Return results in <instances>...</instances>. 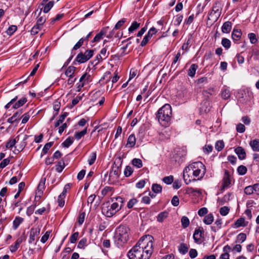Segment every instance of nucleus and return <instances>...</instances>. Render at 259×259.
<instances>
[{"label":"nucleus","mask_w":259,"mask_h":259,"mask_svg":"<svg viewBox=\"0 0 259 259\" xmlns=\"http://www.w3.org/2000/svg\"><path fill=\"white\" fill-rule=\"evenodd\" d=\"M205 172V166L201 162H193L184 169L183 179L185 183L188 185L192 181L201 180Z\"/></svg>","instance_id":"nucleus-1"},{"label":"nucleus","mask_w":259,"mask_h":259,"mask_svg":"<svg viewBox=\"0 0 259 259\" xmlns=\"http://www.w3.org/2000/svg\"><path fill=\"white\" fill-rule=\"evenodd\" d=\"M153 238L150 235L143 236L137 243L144 254L145 259H149L153 252Z\"/></svg>","instance_id":"nucleus-2"},{"label":"nucleus","mask_w":259,"mask_h":259,"mask_svg":"<svg viewBox=\"0 0 259 259\" xmlns=\"http://www.w3.org/2000/svg\"><path fill=\"white\" fill-rule=\"evenodd\" d=\"M172 114L171 107L168 104H165L157 111L156 117L162 126H167L170 121Z\"/></svg>","instance_id":"nucleus-3"},{"label":"nucleus","mask_w":259,"mask_h":259,"mask_svg":"<svg viewBox=\"0 0 259 259\" xmlns=\"http://www.w3.org/2000/svg\"><path fill=\"white\" fill-rule=\"evenodd\" d=\"M122 159L120 157H117L112 166V169L109 173V179H117L118 178L121 171Z\"/></svg>","instance_id":"nucleus-4"},{"label":"nucleus","mask_w":259,"mask_h":259,"mask_svg":"<svg viewBox=\"0 0 259 259\" xmlns=\"http://www.w3.org/2000/svg\"><path fill=\"white\" fill-rule=\"evenodd\" d=\"M222 5L220 2H216L212 8L211 11L209 13L208 19L213 21L218 20L221 15Z\"/></svg>","instance_id":"nucleus-5"},{"label":"nucleus","mask_w":259,"mask_h":259,"mask_svg":"<svg viewBox=\"0 0 259 259\" xmlns=\"http://www.w3.org/2000/svg\"><path fill=\"white\" fill-rule=\"evenodd\" d=\"M140 248L136 243L127 253L129 259H145L144 254Z\"/></svg>","instance_id":"nucleus-6"},{"label":"nucleus","mask_w":259,"mask_h":259,"mask_svg":"<svg viewBox=\"0 0 259 259\" xmlns=\"http://www.w3.org/2000/svg\"><path fill=\"white\" fill-rule=\"evenodd\" d=\"M94 55V51L88 50L84 53H79L75 58V61L78 63L81 64L88 61Z\"/></svg>","instance_id":"nucleus-7"},{"label":"nucleus","mask_w":259,"mask_h":259,"mask_svg":"<svg viewBox=\"0 0 259 259\" xmlns=\"http://www.w3.org/2000/svg\"><path fill=\"white\" fill-rule=\"evenodd\" d=\"M102 212L107 217H111L116 213L109 202H107L103 204Z\"/></svg>","instance_id":"nucleus-8"},{"label":"nucleus","mask_w":259,"mask_h":259,"mask_svg":"<svg viewBox=\"0 0 259 259\" xmlns=\"http://www.w3.org/2000/svg\"><path fill=\"white\" fill-rule=\"evenodd\" d=\"M230 177L231 176L229 172L226 170L222 180V185L220 188V190L222 192L230 187L231 185V180Z\"/></svg>","instance_id":"nucleus-9"},{"label":"nucleus","mask_w":259,"mask_h":259,"mask_svg":"<svg viewBox=\"0 0 259 259\" xmlns=\"http://www.w3.org/2000/svg\"><path fill=\"white\" fill-rule=\"evenodd\" d=\"M113 199H112V202L113 203L112 204H110V205L112 206L113 209H114V210L116 213L117 211H118L123 206V204L124 202V199L120 197H117L115 198L116 202H113Z\"/></svg>","instance_id":"nucleus-10"},{"label":"nucleus","mask_w":259,"mask_h":259,"mask_svg":"<svg viewBox=\"0 0 259 259\" xmlns=\"http://www.w3.org/2000/svg\"><path fill=\"white\" fill-rule=\"evenodd\" d=\"M128 239V236L116 234L115 236V242L118 247H122L124 244L126 243Z\"/></svg>","instance_id":"nucleus-11"},{"label":"nucleus","mask_w":259,"mask_h":259,"mask_svg":"<svg viewBox=\"0 0 259 259\" xmlns=\"http://www.w3.org/2000/svg\"><path fill=\"white\" fill-rule=\"evenodd\" d=\"M40 231V228L38 226L31 229L29 235V243H32L35 239L38 236Z\"/></svg>","instance_id":"nucleus-12"},{"label":"nucleus","mask_w":259,"mask_h":259,"mask_svg":"<svg viewBox=\"0 0 259 259\" xmlns=\"http://www.w3.org/2000/svg\"><path fill=\"white\" fill-rule=\"evenodd\" d=\"M236 154L238 155L240 160L244 159L246 157V152L244 149L241 147H238L235 149Z\"/></svg>","instance_id":"nucleus-13"},{"label":"nucleus","mask_w":259,"mask_h":259,"mask_svg":"<svg viewBox=\"0 0 259 259\" xmlns=\"http://www.w3.org/2000/svg\"><path fill=\"white\" fill-rule=\"evenodd\" d=\"M202 232L199 229H196L193 234V238L195 242L197 243H201L202 241Z\"/></svg>","instance_id":"nucleus-14"},{"label":"nucleus","mask_w":259,"mask_h":259,"mask_svg":"<svg viewBox=\"0 0 259 259\" xmlns=\"http://www.w3.org/2000/svg\"><path fill=\"white\" fill-rule=\"evenodd\" d=\"M129 229L127 227L125 226H120L117 231L116 234L121 235L128 236Z\"/></svg>","instance_id":"nucleus-15"},{"label":"nucleus","mask_w":259,"mask_h":259,"mask_svg":"<svg viewBox=\"0 0 259 259\" xmlns=\"http://www.w3.org/2000/svg\"><path fill=\"white\" fill-rule=\"evenodd\" d=\"M90 78V75L87 74V73L83 74L79 79L80 84L79 85L78 88L83 87L86 82L88 83L89 81Z\"/></svg>","instance_id":"nucleus-16"},{"label":"nucleus","mask_w":259,"mask_h":259,"mask_svg":"<svg viewBox=\"0 0 259 259\" xmlns=\"http://www.w3.org/2000/svg\"><path fill=\"white\" fill-rule=\"evenodd\" d=\"M232 26V24L230 21L225 22L222 27V31L223 33H229L231 30Z\"/></svg>","instance_id":"nucleus-17"},{"label":"nucleus","mask_w":259,"mask_h":259,"mask_svg":"<svg viewBox=\"0 0 259 259\" xmlns=\"http://www.w3.org/2000/svg\"><path fill=\"white\" fill-rule=\"evenodd\" d=\"M198 66L196 64H192L188 70V75L191 77H194Z\"/></svg>","instance_id":"nucleus-18"},{"label":"nucleus","mask_w":259,"mask_h":259,"mask_svg":"<svg viewBox=\"0 0 259 259\" xmlns=\"http://www.w3.org/2000/svg\"><path fill=\"white\" fill-rule=\"evenodd\" d=\"M23 239L22 237H20L16 240L15 245H12L10 246V251L12 252H15L19 247L20 244L22 242Z\"/></svg>","instance_id":"nucleus-19"},{"label":"nucleus","mask_w":259,"mask_h":259,"mask_svg":"<svg viewBox=\"0 0 259 259\" xmlns=\"http://www.w3.org/2000/svg\"><path fill=\"white\" fill-rule=\"evenodd\" d=\"M242 35V32L240 29H234L232 33V39L234 40H238Z\"/></svg>","instance_id":"nucleus-20"},{"label":"nucleus","mask_w":259,"mask_h":259,"mask_svg":"<svg viewBox=\"0 0 259 259\" xmlns=\"http://www.w3.org/2000/svg\"><path fill=\"white\" fill-rule=\"evenodd\" d=\"M249 145L251 147L252 150L255 152L259 151V140L257 139H254L250 141L249 142Z\"/></svg>","instance_id":"nucleus-21"},{"label":"nucleus","mask_w":259,"mask_h":259,"mask_svg":"<svg viewBox=\"0 0 259 259\" xmlns=\"http://www.w3.org/2000/svg\"><path fill=\"white\" fill-rule=\"evenodd\" d=\"M26 102H27L26 98L23 97V98H21V99H20L17 102H15L13 106V108L15 109H18L19 107L22 106Z\"/></svg>","instance_id":"nucleus-22"},{"label":"nucleus","mask_w":259,"mask_h":259,"mask_svg":"<svg viewBox=\"0 0 259 259\" xmlns=\"http://www.w3.org/2000/svg\"><path fill=\"white\" fill-rule=\"evenodd\" d=\"M28 137H29L28 136H27V135L25 136V137L23 140V141L20 144L19 149L17 150H15L14 152L15 154L19 153L21 151H22L25 148V147L26 146V144H27L26 141L27 140V139H28Z\"/></svg>","instance_id":"nucleus-23"},{"label":"nucleus","mask_w":259,"mask_h":259,"mask_svg":"<svg viewBox=\"0 0 259 259\" xmlns=\"http://www.w3.org/2000/svg\"><path fill=\"white\" fill-rule=\"evenodd\" d=\"M76 68L73 66H70L68 67L65 72V75L66 77H71L74 76V74Z\"/></svg>","instance_id":"nucleus-24"},{"label":"nucleus","mask_w":259,"mask_h":259,"mask_svg":"<svg viewBox=\"0 0 259 259\" xmlns=\"http://www.w3.org/2000/svg\"><path fill=\"white\" fill-rule=\"evenodd\" d=\"M136 144V138L134 134L131 135L127 139V146L130 147H133Z\"/></svg>","instance_id":"nucleus-25"},{"label":"nucleus","mask_w":259,"mask_h":259,"mask_svg":"<svg viewBox=\"0 0 259 259\" xmlns=\"http://www.w3.org/2000/svg\"><path fill=\"white\" fill-rule=\"evenodd\" d=\"M213 221V215L212 213H209L205 216L203 222L206 225L211 224Z\"/></svg>","instance_id":"nucleus-26"},{"label":"nucleus","mask_w":259,"mask_h":259,"mask_svg":"<svg viewBox=\"0 0 259 259\" xmlns=\"http://www.w3.org/2000/svg\"><path fill=\"white\" fill-rule=\"evenodd\" d=\"M230 92L228 89L224 88L222 89L221 92V96L223 99L225 100L229 99L230 97Z\"/></svg>","instance_id":"nucleus-27"},{"label":"nucleus","mask_w":259,"mask_h":259,"mask_svg":"<svg viewBox=\"0 0 259 259\" xmlns=\"http://www.w3.org/2000/svg\"><path fill=\"white\" fill-rule=\"evenodd\" d=\"M178 250L181 253L185 254L188 252V247L186 244L181 243L178 248Z\"/></svg>","instance_id":"nucleus-28"},{"label":"nucleus","mask_w":259,"mask_h":259,"mask_svg":"<svg viewBox=\"0 0 259 259\" xmlns=\"http://www.w3.org/2000/svg\"><path fill=\"white\" fill-rule=\"evenodd\" d=\"M54 4V1H50L47 4L44 5V8L43 9V12L45 13H47L49 12V11L51 9V8L53 7Z\"/></svg>","instance_id":"nucleus-29"},{"label":"nucleus","mask_w":259,"mask_h":259,"mask_svg":"<svg viewBox=\"0 0 259 259\" xmlns=\"http://www.w3.org/2000/svg\"><path fill=\"white\" fill-rule=\"evenodd\" d=\"M140 26V23L137 21H134L131 26L128 28L130 33H132L134 31L138 29Z\"/></svg>","instance_id":"nucleus-30"},{"label":"nucleus","mask_w":259,"mask_h":259,"mask_svg":"<svg viewBox=\"0 0 259 259\" xmlns=\"http://www.w3.org/2000/svg\"><path fill=\"white\" fill-rule=\"evenodd\" d=\"M67 112L63 113L60 116L59 120L55 123V126L58 127L61 123H62L65 120V118L68 115Z\"/></svg>","instance_id":"nucleus-31"},{"label":"nucleus","mask_w":259,"mask_h":259,"mask_svg":"<svg viewBox=\"0 0 259 259\" xmlns=\"http://www.w3.org/2000/svg\"><path fill=\"white\" fill-rule=\"evenodd\" d=\"M23 221V219L20 217H16L13 221V228L14 230L17 229L20 224Z\"/></svg>","instance_id":"nucleus-32"},{"label":"nucleus","mask_w":259,"mask_h":259,"mask_svg":"<svg viewBox=\"0 0 259 259\" xmlns=\"http://www.w3.org/2000/svg\"><path fill=\"white\" fill-rule=\"evenodd\" d=\"M73 142V138L72 137H68L67 138L62 145L64 147L68 148Z\"/></svg>","instance_id":"nucleus-33"},{"label":"nucleus","mask_w":259,"mask_h":259,"mask_svg":"<svg viewBox=\"0 0 259 259\" xmlns=\"http://www.w3.org/2000/svg\"><path fill=\"white\" fill-rule=\"evenodd\" d=\"M222 45L226 49H228L231 46V41L226 38H223L221 42Z\"/></svg>","instance_id":"nucleus-34"},{"label":"nucleus","mask_w":259,"mask_h":259,"mask_svg":"<svg viewBox=\"0 0 259 259\" xmlns=\"http://www.w3.org/2000/svg\"><path fill=\"white\" fill-rule=\"evenodd\" d=\"M246 234L245 233H241L237 236L236 242L242 243L246 240Z\"/></svg>","instance_id":"nucleus-35"},{"label":"nucleus","mask_w":259,"mask_h":259,"mask_svg":"<svg viewBox=\"0 0 259 259\" xmlns=\"http://www.w3.org/2000/svg\"><path fill=\"white\" fill-rule=\"evenodd\" d=\"M235 228H239L241 226H245V219L244 218H240L238 219L234 224Z\"/></svg>","instance_id":"nucleus-36"},{"label":"nucleus","mask_w":259,"mask_h":259,"mask_svg":"<svg viewBox=\"0 0 259 259\" xmlns=\"http://www.w3.org/2000/svg\"><path fill=\"white\" fill-rule=\"evenodd\" d=\"M167 215L168 213L166 211L160 212L157 218V221L159 222H162L164 219L167 217Z\"/></svg>","instance_id":"nucleus-37"},{"label":"nucleus","mask_w":259,"mask_h":259,"mask_svg":"<svg viewBox=\"0 0 259 259\" xmlns=\"http://www.w3.org/2000/svg\"><path fill=\"white\" fill-rule=\"evenodd\" d=\"M109 54V52H107L106 47L103 48L100 52L99 57L100 58H103V59H105L108 57V55Z\"/></svg>","instance_id":"nucleus-38"},{"label":"nucleus","mask_w":259,"mask_h":259,"mask_svg":"<svg viewBox=\"0 0 259 259\" xmlns=\"http://www.w3.org/2000/svg\"><path fill=\"white\" fill-rule=\"evenodd\" d=\"M209 105V103L207 101H205L201 104V106L200 107V111L206 113L209 111V108L208 107Z\"/></svg>","instance_id":"nucleus-39"},{"label":"nucleus","mask_w":259,"mask_h":259,"mask_svg":"<svg viewBox=\"0 0 259 259\" xmlns=\"http://www.w3.org/2000/svg\"><path fill=\"white\" fill-rule=\"evenodd\" d=\"M132 164L137 168H141L143 166L142 160L139 158L133 159L132 160Z\"/></svg>","instance_id":"nucleus-40"},{"label":"nucleus","mask_w":259,"mask_h":259,"mask_svg":"<svg viewBox=\"0 0 259 259\" xmlns=\"http://www.w3.org/2000/svg\"><path fill=\"white\" fill-rule=\"evenodd\" d=\"M87 133V128H85L81 132L76 133L74 135L75 138L77 140L80 139Z\"/></svg>","instance_id":"nucleus-41"},{"label":"nucleus","mask_w":259,"mask_h":259,"mask_svg":"<svg viewBox=\"0 0 259 259\" xmlns=\"http://www.w3.org/2000/svg\"><path fill=\"white\" fill-rule=\"evenodd\" d=\"M224 147V143L223 140L218 141L215 144V148L218 151H221Z\"/></svg>","instance_id":"nucleus-42"},{"label":"nucleus","mask_w":259,"mask_h":259,"mask_svg":"<svg viewBox=\"0 0 259 259\" xmlns=\"http://www.w3.org/2000/svg\"><path fill=\"white\" fill-rule=\"evenodd\" d=\"M181 223H182V226L183 228H187V227L189 226V224H190V221H189V219L187 217H185V216L183 217L181 219Z\"/></svg>","instance_id":"nucleus-43"},{"label":"nucleus","mask_w":259,"mask_h":259,"mask_svg":"<svg viewBox=\"0 0 259 259\" xmlns=\"http://www.w3.org/2000/svg\"><path fill=\"white\" fill-rule=\"evenodd\" d=\"M87 245V239L85 238L81 239L78 242L77 247L80 249H84Z\"/></svg>","instance_id":"nucleus-44"},{"label":"nucleus","mask_w":259,"mask_h":259,"mask_svg":"<svg viewBox=\"0 0 259 259\" xmlns=\"http://www.w3.org/2000/svg\"><path fill=\"white\" fill-rule=\"evenodd\" d=\"M105 34V33L101 30L99 33H98L94 38L92 42H97L103 38V36Z\"/></svg>","instance_id":"nucleus-45"},{"label":"nucleus","mask_w":259,"mask_h":259,"mask_svg":"<svg viewBox=\"0 0 259 259\" xmlns=\"http://www.w3.org/2000/svg\"><path fill=\"white\" fill-rule=\"evenodd\" d=\"M152 189L154 193H158L161 192L162 187L159 184H154L152 185Z\"/></svg>","instance_id":"nucleus-46"},{"label":"nucleus","mask_w":259,"mask_h":259,"mask_svg":"<svg viewBox=\"0 0 259 259\" xmlns=\"http://www.w3.org/2000/svg\"><path fill=\"white\" fill-rule=\"evenodd\" d=\"M244 193L246 195H251L254 193V189H253V185H250L248 186H247L244 189Z\"/></svg>","instance_id":"nucleus-47"},{"label":"nucleus","mask_w":259,"mask_h":259,"mask_svg":"<svg viewBox=\"0 0 259 259\" xmlns=\"http://www.w3.org/2000/svg\"><path fill=\"white\" fill-rule=\"evenodd\" d=\"M96 156L97 155L96 152H93L91 153L88 159L89 164L90 165H92L95 162L96 159Z\"/></svg>","instance_id":"nucleus-48"},{"label":"nucleus","mask_w":259,"mask_h":259,"mask_svg":"<svg viewBox=\"0 0 259 259\" xmlns=\"http://www.w3.org/2000/svg\"><path fill=\"white\" fill-rule=\"evenodd\" d=\"M133 172V168L130 166H126L124 170V175L125 177H130Z\"/></svg>","instance_id":"nucleus-49"},{"label":"nucleus","mask_w":259,"mask_h":259,"mask_svg":"<svg viewBox=\"0 0 259 259\" xmlns=\"http://www.w3.org/2000/svg\"><path fill=\"white\" fill-rule=\"evenodd\" d=\"M237 171L240 175H244L247 172V168L244 165H240L237 168Z\"/></svg>","instance_id":"nucleus-50"},{"label":"nucleus","mask_w":259,"mask_h":259,"mask_svg":"<svg viewBox=\"0 0 259 259\" xmlns=\"http://www.w3.org/2000/svg\"><path fill=\"white\" fill-rule=\"evenodd\" d=\"M248 37L250 39V42L252 44L256 43L257 41L256 35L253 33H249L248 34Z\"/></svg>","instance_id":"nucleus-51"},{"label":"nucleus","mask_w":259,"mask_h":259,"mask_svg":"<svg viewBox=\"0 0 259 259\" xmlns=\"http://www.w3.org/2000/svg\"><path fill=\"white\" fill-rule=\"evenodd\" d=\"M41 26H37V24H36L32 28L31 30V33L32 35L36 34L38 31L41 28Z\"/></svg>","instance_id":"nucleus-52"},{"label":"nucleus","mask_w":259,"mask_h":259,"mask_svg":"<svg viewBox=\"0 0 259 259\" xmlns=\"http://www.w3.org/2000/svg\"><path fill=\"white\" fill-rule=\"evenodd\" d=\"M230 208L228 206H223L220 209V213L221 215L225 216L229 212Z\"/></svg>","instance_id":"nucleus-53"},{"label":"nucleus","mask_w":259,"mask_h":259,"mask_svg":"<svg viewBox=\"0 0 259 259\" xmlns=\"http://www.w3.org/2000/svg\"><path fill=\"white\" fill-rule=\"evenodd\" d=\"M65 167V163L64 161H59L58 165L56 166V171L58 172H61Z\"/></svg>","instance_id":"nucleus-54"},{"label":"nucleus","mask_w":259,"mask_h":259,"mask_svg":"<svg viewBox=\"0 0 259 259\" xmlns=\"http://www.w3.org/2000/svg\"><path fill=\"white\" fill-rule=\"evenodd\" d=\"M79 233L76 232L72 234L70 238V242L71 243H74L77 240L78 237Z\"/></svg>","instance_id":"nucleus-55"},{"label":"nucleus","mask_w":259,"mask_h":259,"mask_svg":"<svg viewBox=\"0 0 259 259\" xmlns=\"http://www.w3.org/2000/svg\"><path fill=\"white\" fill-rule=\"evenodd\" d=\"M17 142L16 139L10 140L6 144V147L8 149L12 148L15 146Z\"/></svg>","instance_id":"nucleus-56"},{"label":"nucleus","mask_w":259,"mask_h":259,"mask_svg":"<svg viewBox=\"0 0 259 259\" xmlns=\"http://www.w3.org/2000/svg\"><path fill=\"white\" fill-rule=\"evenodd\" d=\"M174 178L172 176L165 177L163 178V181L166 184H170L173 182Z\"/></svg>","instance_id":"nucleus-57"},{"label":"nucleus","mask_w":259,"mask_h":259,"mask_svg":"<svg viewBox=\"0 0 259 259\" xmlns=\"http://www.w3.org/2000/svg\"><path fill=\"white\" fill-rule=\"evenodd\" d=\"M53 142H51L49 143H47L45 145L44 148L42 149V152L44 153V154H46L48 152V150L53 145Z\"/></svg>","instance_id":"nucleus-58"},{"label":"nucleus","mask_w":259,"mask_h":259,"mask_svg":"<svg viewBox=\"0 0 259 259\" xmlns=\"http://www.w3.org/2000/svg\"><path fill=\"white\" fill-rule=\"evenodd\" d=\"M113 188L110 187H105L101 191L102 195L105 196L109 193L112 192Z\"/></svg>","instance_id":"nucleus-59"},{"label":"nucleus","mask_w":259,"mask_h":259,"mask_svg":"<svg viewBox=\"0 0 259 259\" xmlns=\"http://www.w3.org/2000/svg\"><path fill=\"white\" fill-rule=\"evenodd\" d=\"M126 22V19L125 18H122L120 20L117 22V23L115 24L114 26L115 29H118L120 28L123 24Z\"/></svg>","instance_id":"nucleus-60"},{"label":"nucleus","mask_w":259,"mask_h":259,"mask_svg":"<svg viewBox=\"0 0 259 259\" xmlns=\"http://www.w3.org/2000/svg\"><path fill=\"white\" fill-rule=\"evenodd\" d=\"M17 29V27L15 25H11L10 26L7 31V32L9 35L13 34Z\"/></svg>","instance_id":"nucleus-61"},{"label":"nucleus","mask_w":259,"mask_h":259,"mask_svg":"<svg viewBox=\"0 0 259 259\" xmlns=\"http://www.w3.org/2000/svg\"><path fill=\"white\" fill-rule=\"evenodd\" d=\"M138 202V200L136 198H132L130 200V201L128 202L127 206L128 208H132L134 205L136 204Z\"/></svg>","instance_id":"nucleus-62"},{"label":"nucleus","mask_w":259,"mask_h":259,"mask_svg":"<svg viewBox=\"0 0 259 259\" xmlns=\"http://www.w3.org/2000/svg\"><path fill=\"white\" fill-rule=\"evenodd\" d=\"M183 17L182 15H177L174 20V24L175 25H179L182 21Z\"/></svg>","instance_id":"nucleus-63"},{"label":"nucleus","mask_w":259,"mask_h":259,"mask_svg":"<svg viewBox=\"0 0 259 259\" xmlns=\"http://www.w3.org/2000/svg\"><path fill=\"white\" fill-rule=\"evenodd\" d=\"M156 32V29L155 27H152L149 30L147 34L146 35L149 37V38H151L153 36V35L155 34Z\"/></svg>","instance_id":"nucleus-64"}]
</instances>
